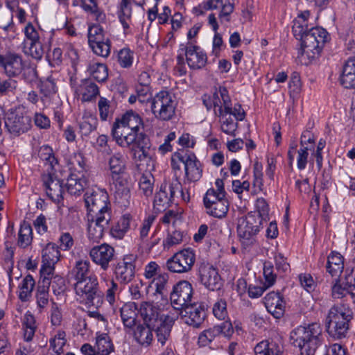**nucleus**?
Returning a JSON list of instances; mask_svg holds the SVG:
<instances>
[{
  "mask_svg": "<svg viewBox=\"0 0 355 355\" xmlns=\"http://www.w3.org/2000/svg\"><path fill=\"white\" fill-rule=\"evenodd\" d=\"M168 278L166 273L158 274L157 276V300L160 297L162 301L157 305V322H159L157 327V338L162 345L169 338L176 320L175 313L168 299L171 293Z\"/></svg>",
  "mask_w": 355,
  "mask_h": 355,
  "instance_id": "1",
  "label": "nucleus"
},
{
  "mask_svg": "<svg viewBox=\"0 0 355 355\" xmlns=\"http://www.w3.org/2000/svg\"><path fill=\"white\" fill-rule=\"evenodd\" d=\"M293 32L295 37L301 40V55L306 54L309 58H315L320 54L328 35L326 30L320 27L308 30L305 19L302 22L294 21Z\"/></svg>",
  "mask_w": 355,
  "mask_h": 355,
  "instance_id": "2",
  "label": "nucleus"
},
{
  "mask_svg": "<svg viewBox=\"0 0 355 355\" xmlns=\"http://www.w3.org/2000/svg\"><path fill=\"white\" fill-rule=\"evenodd\" d=\"M322 330L320 324L313 322L307 326H299L291 333L294 346L301 355H314L323 342Z\"/></svg>",
  "mask_w": 355,
  "mask_h": 355,
  "instance_id": "3",
  "label": "nucleus"
},
{
  "mask_svg": "<svg viewBox=\"0 0 355 355\" xmlns=\"http://www.w3.org/2000/svg\"><path fill=\"white\" fill-rule=\"evenodd\" d=\"M261 225L260 216L254 214H248L238 219L237 234L245 248L255 243L256 235L259 232Z\"/></svg>",
  "mask_w": 355,
  "mask_h": 355,
  "instance_id": "4",
  "label": "nucleus"
},
{
  "mask_svg": "<svg viewBox=\"0 0 355 355\" xmlns=\"http://www.w3.org/2000/svg\"><path fill=\"white\" fill-rule=\"evenodd\" d=\"M76 293L79 295L88 306H98L103 300V294L100 291L97 278L94 276L76 282Z\"/></svg>",
  "mask_w": 355,
  "mask_h": 355,
  "instance_id": "5",
  "label": "nucleus"
},
{
  "mask_svg": "<svg viewBox=\"0 0 355 355\" xmlns=\"http://www.w3.org/2000/svg\"><path fill=\"white\" fill-rule=\"evenodd\" d=\"M85 202L87 210L90 213L92 212L94 216H103L105 213L111 215L109 196L105 190H88L85 194Z\"/></svg>",
  "mask_w": 355,
  "mask_h": 355,
  "instance_id": "6",
  "label": "nucleus"
},
{
  "mask_svg": "<svg viewBox=\"0 0 355 355\" xmlns=\"http://www.w3.org/2000/svg\"><path fill=\"white\" fill-rule=\"evenodd\" d=\"M5 125L12 135H19L28 130L31 126V117L23 107H18L8 112Z\"/></svg>",
  "mask_w": 355,
  "mask_h": 355,
  "instance_id": "7",
  "label": "nucleus"
},
{
  "mask_svg": "<svg viewBox=\"0 0 355 355\" xmlns=\"http://www.w3.org/2000/svg\"><path fill=\"white\" fill-rule=\"evenodd\" d=\"M193 288L191 284L187 281H180L173 286V291L170 293V300L173 309L176 313L175 309L180 310L191 302ZM177 316V315L175 314Z\"/></svg>",
  "mask_w": 355,
  "mask_h": 355,
  "instance_id": "8",
  "label": "nucleus"
},
{
  "mask_svg": "<svg viewBox=\"0 0 355 355\" xmlns=\"http://www.w3.org/2000/svg\"><path fill=\"white\" fill-rule=\"evenodd\" d=\"M196 260L193 251L190 249H184L175 253L167 261L166 266L168 270L173 272L182 273L191 270Z\"/></svg>",
  "mask_w": 355,
  "mask_h": 355,
  "instance_id": "9",
  "label": "nucleus"
},
{
  "mask_svg": "<svg viewBox=\"0 0 355 355\" xmlns=\"http://www.w3.org/2000/svg\"><path fill=\"white\" fill-rule=\"evenodd\" d=\"M176 193H180L182 196L184 195L180 182L175 181L171 184H162L157 193V211L164 210Z\"/></svg>",
  "mask_w": 355,
  "mask_h": 355,
  "instance_id": "10",
  "label": "nucleus"
},
{
  "mask_svg": "<svg viewBox=\"0 0 355 355\" xmlns=\"http://www.w3.org/2000/svg\"><path fill=\"white\" fill-rule=\"evenodd\" d=\"M181 310L185 323L195 328L200 327L206 318L205 305L202 303L193 302Z\"/></svg>",
  "mask_w": 355,
  "mask_h": 355,
  "instance_id": "11",
  "label": "nucleus"
},
{
  "mask_svg": "<svg viewBox=\"0 0 355 355\" xmlns=\"http://www.w3.org/2000/svg\"><path fill=\"white\" fill-rule=\"evenodd\" d=\"M60 252L53 243H49L42 250V266L40 269L41 277H51L53 275L54 265L60 259Z\"/></svg>",
  "mask_w": 355,
  "mask_h": 355,
  "instance_id": "12",
  "label": "nucleus"
},
{
  "mask_svg": "<svg viewBox=\"0 0 355 355\" xmlns=\"http://www.w3.org/2000/svg\"><path fill=\"white\" fill-rule=\"evenodd\" d=\"M199 276L202 284L210 291H218L223 285L218 270L209 263L200 266Z\"/></svg>",
  "mask_w": 355,
  "mask_h": 355,
  "instance_id": "13",
  "label": "nucleus"
},
{
  "mask_svg": "<svg viewBox=\"0 0 355 355\" xmlns=\"http://www.w3.org/2000/svg\"><path fill=\"white\" fill-rule=\"evenodd\" d=\"M111 215L105 213L103 216H92V221L89 223L88 238L93 242H98L103 236L104 231L109 229Z\"/></svg>",
  "mask_w": 355,
  "mask_h": 355,
  "instance_id": "14",
  "label": "nucleus"
},
{
  "mask_svg": "<svg viewBox=\"0 0 355 355\" xmlns=\"http://www.w3.org/2000/svg\"><path fill=\"white\" fill-rule=\"evenodd\" d=\"M112 135L116 143L122 147L135 146L138 134L119 123L116 119L113 124Z\"/></svg>",
  "mask_w": 355,
  "mask_h": 355,
  "instance_id": "15",
  "label": "nucleus"
},
{
  "mask_svg": "<svg viewBox=\"0 0 355 355\" xmlns=\"http://www.w3.org/2000/svg\"><path fill=\"white\" fill-rule=\"evenodd\" d=\"M89 255L95 263L106 270L109 267V263L114 259V249L111 245L103 243L92 248Z\"/></svg>",
  "mask_w": 355,
  "mask_h": 355,
  "instance_id": "16",
  "label": "nucleus"
},
{
  "mask_svg": "<svg viewBox=\"0 0 355 355\" xmlns=\"http://www.w3.org/2000/svg\"><path fill=\"white\" fill-rule=\"evenodd\" d=\"M0 67L8 76H17L24 69L22 58L18 54L11 53L0 55Z\"/></svg>",
  "mask_w": 355,
  "mask_h": 355,
  "instance_id": "17",
  "label": "nucleus"
},
{
  "mask_svg": "<svg viewBox=\"0 0 355 355\" xmlns=\"http://www.w3.org/2000/svg\"><path fill=\"white\" fill-rule=\"evenodd\" d=\"M197 46H186L184 44L180 45V50L182 52L185 51L187 62L189 67L192 69H200L203 68L207 63V55L201 51Z\"/></svg>",
  "mask_w": 355,
  "mask_h": 355,
  "instance_id": "18",
  "label": "nucleus"
},
{
  "mask_svg": "<svg viewBox=\"0 0 355 355\" xmlns=\"http://www.w3.org/2000/svg\"><path fill=\"white\" fill-rule=\"evenodd\" d=\"M42 180L48 197L52 201L59 202L64 191L62 181L51 173L43 174Z\"/></svg>",
  "mask_w": 355,
  "mask_h": 355,
  "instance_id": "19",
  "label": "nucleus"
},
{
  "mask_svg": "<svg viewBox=\"0 0 355 355\" xmlns=\"http://www.w3.org/2000/svg\"><path fill=\"white\" fill-rule=\"evenodd\" d=\"M56 281L59 282L60 284H62L61 287L64 286L63 279L58 276L54 277L53 280L51 277H40L36 294L37 304L40 309L44 308L48 304L49 286L51 284H53Z\"/></svg>",
  "mask_w": 355,
  "mask_h": 355,
  "instance_id": "20",
  "label": "nucleus"
},
{
  "mask_svg": "<svg viewBox=\"0 0 355 355\" xmlns=\"http://www.w3.org/2000/svg\"><path fill=\"white\" fill-rule=\"evenodd\" d=\"M264 304L274 318L279 319L284 315L285 302L279 293L272 291L268 293L264 297Z\"/></svg>",
  "mask_w": 355,
  "mask_h": 355,
  "instance_id": "21",
  "label": "nucleus"
},
{
  "mask_svg": "<svg viewBox=\"0 0 355 355\" xmlns=\"http://www.w3.org/2000/svg\"><path fill=\"white\" fill-rule=\"evenodd\" d=\"M157 98L160 103L159 117L164 121L169 120L175 114V103L173 95L168 91L157 93Z\"/></svg>",
  "mask_w": 355,
  "mask_h": 355,
  "instance_id": "22",
  "label": "nucleus"
},
{
  "mask_svg": "<svg viewBox=\"0 0 355 355\" xmlns=\"http://www.w3.org/2000/svg\"><path fill=\"white\" fill-rule=\"evenodd\" d=\"M135 266L131 257H126L116 266L114 273L116 278L122 284L130 282L135 277Z\"/></svg>",
  "mask_w": 355,
  "mask_h": 355,
  "instance_id": "23",
  "label": "nucleus"
},
{
  "mask_svg": "<svg viewBox=\"0 0 355 355\" xmlns=\"http://www.w3.org/2000/svg\"><path fill=\"white\" fill-rule=\"evenodd\" d=\"M353 277L348 275L345 281L336 279L335 283L331 286V296L334 299H340L345 297L347 294L355 298V284H352Z\"/></svg>",
  "mask_w": 355,
  "mask_h": 355,
  "instance_id": "24",
  "label": "nucleus"
},
{
  "mask_svg": "<svg viewBox=\"0 0 355 355\" xmlns=\"http://www.w3.org/2000/svg\"><path fill=\"white\" fill-rule=\"evenodd\" d=\"M351 322H343L327 318L326 328L328 334L335 340L347 337Z\"/></svg>",
  "mask_w": 355,
  "mask_h": 355,
  "instance_id": "25",
  "label": "nucleus"
},
{
  "mask_svg": "<svg viewBox=\"0 0 355 355\" xmlns=\"http://www.w3.org/2000/svg\"><path fill=\"white\" fill-rule=\"evenodd\" d=\"M256 355H284V346L280 342L264 340L254 347Z\"/></svg>",
  "mask_w": 355,
  "mask_h": 355,
  "instance_id": "26",
  "label": "nucleus"
},
{
  "mask_svg": "<svg viewBox=\"0 0 355 355\" xmlns=\"http://www.w3.org/2000/svg\"><path fill=\"white\" fill-rule=\"evenodd\" d=\"M121 317L125 327L132 328L136 324L138 308L135 302H128L120 309Z\"/></svg>",
  "mask_w": 355,
  "mask_h": 355,
  "instance_id": "27",
  "label": "nucleus"
},
{
  "mask_svg": "<svg viewBox=\"0 0 355 355\" xmlns=\"http://www.w3.org/2000/svg\"><path fill=\"white\" fill-rule=\"evenodd\" d=\"M326 268L332 277H339L344 268L343 257L339 252H332L328 256Z\"/></svg>",
  "mask_w": 355,
  "mask_h": 355,
  "instance_id": "28",
  "label": "nucleus"
},
{
  "mask_svg": "<svg viewBox=\"0 0 355 355\" xmlns=\"http://www.w3.org/2000/svg\"><path fill=\"white\" fill-rule=\"evenodd\" d=\"M76 92L82 96L83 101H89L99 94V89L94 83L85 79L77 87Z\"/></svg>",
  "mask_w": 355,
  "mask_h": 355,
  "instance_id": "29",
  "label": "nucleus"
},
{
  "mask_svg": "<svg viewBox=\"0 0 355 355\" xmlns=\"http://www.w3.org/2000/svg\"><path fill=\"white\" fill-rule=\"evenodd\" d=\"M327 318L338 320L344 319L345 322H351L354 318L352 309L347 304H338L334 305L329 311Z\"/></svg>",
  "mask_w": 355,
  "mask_h": 355,
  "instance_id": "30",
  "label": "nucleus"
},
{
  "mask_svg": "<svg viewBox=\"0 0 355 355\" xmlns=\"http://www.w3.org/2000/svg\"><path fill=\"white\" fill-rule=\"evenodd\" d=\"M113 184L115 188V197L121 200V203L124 204L128 202L130 198V188L128 181L123 178L121 175H112Z\"/></svg>",
  "mask_w": 355,
  "mask_h": 355,
  "instance_id": "31",
  "label": "nucleus"
},
{
  "mask_svg": "<svg viewBox=\"0 0 355 355\" xmlns=\"http://www.w3.org/2000/svg\"><path fill=\"white\" fill-rule=\"evenodd\" d=\"M185 176L191 182H196L200 179L202 174L201 164L196 155H191L189 162L185 166Z\"/></svg>",
  "mask_w": 355,
  "mask_h": 355,
  "instance_id": "32",
  "label": "nucleus"
},
{
  "mask_svg": "<svg viewBox=\"0 0 355 355\" xmlns=\"http://www.w3.org/2000/svg\"><path fill=\"white\" fill-rule=\"evenodd\" d=\"M98 120L96 117L89 112L83 113L81 120L79 121V129L82 136H88L96 129Z\"/></svg>",
  "mask_w": 355,
  "mask_h": 355,
  "instance_id": "33",
  "label": "nucleus"
},
{
  "mask_svg": "<svg viewBox=\"0 0 355 355\" xmlns=\"http://www.w3.org/2000/svg\"><path fill=\"white\" fill-rule=\"evenodd\" d=\"M83 175H80L76 173H71L68 177L66 183L67 191L71 195H79L83 191L86 185V180L83 178Z\"/></svg>",
  "mask_w": 355,
  "mask_h": 355,
  "instance_id": "34",
  "label": "nucleus"
},
{
  "mask_svg": "<svg viewBox=\"0 0 355 355\" xmlns=\"http://www.w3.org/2000/svg\"><path fill=\"white\" fill-rule=\"evenodd\" d=\"M138 325L134 331V336L137 341L141 345H148L153 340V331L155 330V325L150 327L149 324Z\"/></svg>",
  "mask_w": 355,
  "mask_h": 355,
  "instance_id": "35",
  "label": "nucleus"
},
{
  "mask_svg": "<svg viewBox=\"0 0 355 355\" xmlns=\"http://www.w3.org/2000/svg\"><path fill=\"white\" fill-rule=\"evenodd\" d=\"M119 121L125 128H128V129L137 134H139L138 132L141 127H142V121L140 116L132 111L125 113L121 119H119Z\"/></svg>",
  "mask_w": 355,
  "mask_h": 355,
  "instance_id": "36",
  "label": "nucleus"
},
{
  "mask_svg": "<svg viewBox=\"0 0 355 355\" xmlns=\"http://www.w3.org/2000/svg\"><path fill=\"white\" fill-rule=\"evenodd\" d=\"M95 348L96 355H109L114 350L111 339L106 334L98 335L96 337Z\"/></svg>",
  "mask_w": 355,
  "mask_h": 355,
  "instance_id": "37",
  "label": "nucleus"
},
{
  "mask_svg": "<svg viewBox=\"0 0 355 355\" xmlns=\"http://www.w3.org/2000/svg\"><path fill=\"white\" fill-rule=\"evenodd\" d=\"M206 213L214 218H223L226 216L229 210L227 199H222L218 203L205 207Z\"/></svg>",
  "mask_w": 355,
  "mask_h": 355,
  "instance_id": "38",
  "label": "nucleus"
},
{
  "mask_svg": "<svg viewBox=\"0 0 355 355\" xmlns=\"http://www.w3.org/2000/svg\"><path fill=\"white\" fill-rule=\"evenodd\" d=\"M144 324H149L150 327L155 325V306L153 302H144L139 309Z\"/></svg>",
  "mask_w": 355,
  "mask_h": 355,
  "instance_id": "39",
  "label": "nucleus"
},
{
  "mask_svg": "<svg viewBox=\"0 0 355 355\" xmlns=\"http://www.w3.org/2000/svg\"><path fill=\"white\" fill-rule=\"evenodd\" d=\"M130 220V215L123 216L119 220L110 228V234L116 239H122L129 229Z\"/></svg>",
  "mask_w": 355,
  "mask_h": 355,
  "instance_id": "40",
  "label": "nucleus"
},
{
  "mask_svg": "<svg viewBox=\"0 0 355 355\" xmlns=\"http://www.w3.org/2000/svg\"><path fill=\"white\" fill-rule=\"evenodd\" d=\"M35 286V280L31 275H26L19 286V297L21 301H26L31 296Z\"/></svg>",
  "mask_w": 355,
  "mask_h": 355,
  "instance_id": "41",
  "label": "nucleus"
},
{
  "mask_svg": "<svg viewBox=\"0 0 355 355\" xmlns=\"http://www.w3.org/2000/svg\"><path fill=\"white\" fill-rule=\"evenodd\" d=\"M89 272V262L88 261H78L71 271L77 282L88 279Z\"/></svg>",
  "mask_w": 355,
  "mask_h": 355,
  "instance_id": "42",
  "label": "nucleus"
},
{
  "mask_svg": "<svg viewBox=\"0 0 355 355\" xmlns=\"http://www.w3.org/2000/svg\"><path fill=\"white\" fill-rule=\"evenodd\" d=\"M109 165L112 175H121L125 169V161L123 155L120 153L112 155L110 158Z\"/></svg>",
  "mask_w": 355,
  "mask_h": 355,
  "instance_id": "43",
  "label": "nucleus"
},
{
  "mask_svg": "<svg viewBox=\"0 0 355 355\" xmlns=\"http://www.w3.org/2000/svg\"><path fill=\"white\" fill-rule=\"evenodd\" d=\"M32 239L31 226L28 223L24 222L21 225L19 232L18 244L22 248H26L31 244Z\"/></svg>",
  "mask_w": 355,
  "mask_h": 355,
  "instance_id": "44",
  "label": "nucleus"
},
{
  "mask_svg": "<svg viewBox=\"0 0 355 355\" xmlns=\"http://www.w3.org/2000/svg\"><path fill=\"white\" fill-rule=\"evenodd\" d=\"M154 182V176L150 172L145 173L141 176L139 181V187L143 191V193L146 196L148 197L152 196Z\"/></svg>",
  "mask_w": 355,
  "mask_h": 355,
  "instance_id": "45",
  "label": "nucleus"
},
{
  "mask_svg": "<svg viewBox=\"0 0 355 355\" xmlns=\"http://www.w3.org/2000/svg\"><path fill=\"white\" fill-rule=\"evenodd\" d=\"M39 157L44 162L45 164L49 165V168L51 170L53 168V166L55 164H57V160L53 155L52 148L49 146H42L40 147L38 151Z\"/></svg>",
  "mask_w": 355,
  "mask_h": 355,
  "instance_id": "46",
  "label": "nucleus"
},
{
  "mask_svg": "<svg viewBox=\"0 0 355 355\" xmlns=\"http://www.w3.org/2000/svg\"><path fill=\"white\" fill-rule=\"evenodd\" d=\"M65 332L58 331L55 336L49 340V348L52 351H56L64 353V347L66 344Z\"/></svg>",
  "mask_w": 355,
  "mask_h": 355,
  "instance_id": "47",
  "label": "nucleus"
},
{
  "mask_svg": "<svg viewBox=\"0 0 355 355\" xmlns=\"http://www.w3.org/2000/svg\"><path fill=\"white\" fill-rule=\"evenodd\" d=\"M222 199H227L223 193H216L215 189H209L203 198L205 207L216 204Z\"/></svg>",
  "mask_w": 355,
  "mask_h": 355,
  "instance_id": "48",
  "label": "nucleus"
},
{
  "mask_svg": "<svg viewBox=\"0 0 355 355\" xmlns=\"http://www.w3.org/2000/svg\"><path fill=\"white\" fill-rule=\"evenodd\" d=\"M40 92L44 97L49 98L56 93V85L51 77H49L40 83Z\"/></svg>",
  "mask_w": 355,
  "mask_h": 355,
  "instance_id": "49",
  "label": "nucleus"
},
{
  "mask_svg": "<svg viewBox=\"0 0 355 355\" xmlns=\"http://www.w3.org/2000/svg\"><path fill=\"white\" fill-rule=\"evenodd\" d=\"M311 151V147H300L299 150H297V168L300 171L304 170L307 165L309 162V151Z\"/></svg>",
  "mask_w": 355,
  "mask_h": 355,
  "instance_id": "50",
  "label": "nucleus"
},
{
  "mask_svg": "<svg viewBox=\"0 0 355 355\" xmlns=\"http://www.w3.org/2000/svg\"><path fill=\"white\" fill-rule=\"evenodd\" d=\"M213 313L219 320H225L227 315V304L225 300L220 299L213 306Z\"/></svg>",
  "mask_w": 355,
  "mask_h": 355,
  "instance_id": "51",
  "label": "nucleus"
},
{
  "mask_svg": "<svg viewBox=\"0 0 355 355\" xmlns=\"http://www.w3.org/2000/svg\"><path fill=\"white\" fill-rule=\"evenodd\" d=\"M155 6L148 10V20L150 21L149 27L146 33V40L150 46L153 48L155 43V29L154 27L152 26V22L155 19V10L154 8Z\"/></svg>",
  "mask_w": 355,
  "mask_h": 355,
  "instance_id": "52",
  "label": "nucleus"
},
{
  "mask_svg": "<svg viewBox=\"0 0 355 355\" xmlns=\"http://www.w3.org/2000/svg\"><path fill=\"white\" fill-rule=\"evenodd\" d=\"M92 76L98 82H103L107 78V67L103 64H96L91 69Z\"/></svg>",
  "mask_w": 355,
  "mask_h": 355,
  "instance_id": "53",
  "label": "nucleus"
},
{
  "mask_svg": "<svg viewBox=\"0 0 355 355\" xmlns=\"http://www.w3.org/2000/svg\"><path fill=\"white\" fill-rule=\"evenodd\" d=\"M238 128V123L234 122L231 116L223 119L221 122V130L229 135L235 136Z\"/></svg>",
  "mask_w": 355,
  "mask_h": 355,
  "instance_id": "54",
  "label": "nucleus"
},
{
  "mask_svg": "<svg viewBox=\"0 0 355 355\" xmlns=\"http://www.w3.org/2000/svg\"><path fill=\"white\" fill-rule=\"evenodd\" d=\"M315 138L313 132L309 130L302 132L300 137V147H311V150H314Z\"/></svg>",
  "mask_w": 355,
  "mask_h": 355,
  "instance_id": "55",
  "label": "nucleus"
},
{
  "mask_svg": "<svg viewBox=\"0 0 355 355\" xmlns=\"http://www.w3.org/2000/svg\"><path fill=\"white\" fill-rule=\"evenodd\" d=\"M326 146V141L323 139H320L318 145L316 150H312L311 156L315 158L316 165L318 171H320L322 167V162L323 157L322 155V151L324 148Z\"/></svg>",
  "mask_w": 355,
  "mask_h": 355,
  "instance_id": "56",
  "label": "nucleus"
},
{
  "mask_svg": "<svg viewBox=\"0 0 355 355\" xmlns=\"http://www.w3.org/2000/svg\"><path fill=\"white\" fill-rule=\"evenodd\" d=\"M256 207L257 212H250V214L259 215L260 218H261V222H263V220H265L268 216V205L264 198H260L257 200Z\"/></svg>",
  "mask_w": 355,
  "mask_h": 355,
  "instance_id": "57",
  "label": "nucleus"
},
{
  "mask_svg": "<svg viewBox=\"0 0 355 355\" xmlns=\"http://www.w3.org/2000/svg\"><path fill=\"white\" fill-rule=\"evenodd\" d=\"M263 275L268 286L274 284L276 280V274L274 273V267L271 262L267 261L263 264Z\"/></svg>",
  "mask_w": 355,
  "mask_h": 355,
  "instance_id": "58",
  "label": "nucleus"
},
{
  "mask_svg": "<svg viewBox=\"0 0 355 355\" xmlns=\"http://www.w3.org/2000/svg\"><path fill=\"white\" fill-rule=\"evenodd\" d=\"M118 59L121 67H129L132 63L133 53L128 49H121L119 53Z\"/></svg>",
  "mask_w": 355,
  "mask_h": 355,
  "instance_id": "59",
  "label": "nucleus"
},
{
  "mask_svg": "<svg viewBox=\"0 0 355 355\" xmlns=\"http://www.w3.org/2000/svg\"><path fill=\"white\" fill-rule=\"evenodd\" d=\"M30 55L36 60H40L44 53V49L42 42L39 40L29 43Z\"/></svg>",
  "mask_w": 355,
  "mask_h": 355,
  "instance_id": "60",
  "label": "nucleus"
},
{
  "mask_svg": "<svg viewBox=\"0 0 355 355\" xmlns=\"http://www.w3.org/2000/svg\"><path fill=\"white\" fill-rule=\"evenodd\" d=\"M94 53L102 57H107L110 53V40L104 41L101 44H97L90 46Z\"/></svg>",
  "mask_w": 355,
  "mask_h": 355,
  "instance_id": "61",
  "label": "nucleus"
},
{
  "mask_svg": "<svg viewBox=\"0 0 355 355\" xmlns=\"http://www.w3.org/2000/svg\"><path fill=\"white\" fill-rule=\"evenodd\" d=\"M98 107L101 120H107L111 112L110 101L104 97H101L98 103Z\"/></svg>",
  "mask_w": 355,
  "mask_h": 355,
  "instance_id": "62",
  "label": "nucleus"
},
{
  "mask_svg": "<svg viewBox=\"0 0 355 355\" xmlns=\"http://www.w3.org/2000/svg\"><path fill=\"white\" fill-rule=\"evenodd\" d=\"M62 319V312L58 304L55 302L51 303V322L53 326H59L61 324Z\"/></svg>",
  "mask_w": 355,
  "mask_h": 355,
  "instance_id": "63",
  "label": "nucleus"
},
{
  "mask_svg": "<svg viewBox=\"0 0 355 355\" xmlns=\"http://www.w3.org/2000/svg\"><path fill=\"white\" fill-rule=\"evenodd\" d=\"M343 72H345V75L347 76L345 77V79H347L348 82L352 83L353 80L352 72L355 73V56L348 58L345 62L343 66Z\"/></svg>",
  "mask_w": 355,
  "mask_h": 355,
  "instance_id": "64",
  "label": "nucleus"
}]
</instances>
